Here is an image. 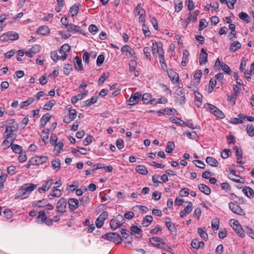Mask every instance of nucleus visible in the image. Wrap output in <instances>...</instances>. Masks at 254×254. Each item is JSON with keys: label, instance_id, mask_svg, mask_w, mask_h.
<instances>
[{"label": "nucleus", "instance_id": "obj_47", "mask_svg": "<svg viewBox=\"0 0 254 254\" xmlns=\"http://www.w3.org/2000/svg\"><path fill=\"white\" fill-rule=\"evenodd\" d=\"M70 47L68 44H64L59 51V53L64 52V54H66V52L69 51Z\"/></svg>", "mask_w": 254, "mask_h": 254}, {"label": "nucleus", "instance_id": "obj_40", "mask_svg": "<svg viewBox=\"0 0 254 254\" xmlns=\"http://www.w3.org/2000/svg\"><path fill=\"white\" fill-rule=\"evenodd\" d=\"M34 101V98L33 97L29 98L26 101H23L20 104V108L22 109L24 107L28 106L32 104Z\"/></svg>", "mask_w": 254, "mask_h": 254}, {"label": "nucleus", "instance_id": "obj_42", "mask_svg": "<svg viewBox=\"0 0 254 254\" xmlns=\"http://www.w3.org/2000/svg\"><path fill=\"white\" fill-rule=\"evenodd\" d=\"M52 166L54 170L58 171L60 169L61 166L60 160L59 159H56L53 160L52 162Z\"/></svg>", "mask_w": 254, "mask_h": 254}, {"label": "nucleus", "instance_id": "obj_12", "mask_svg": "<svg viewBox=\"0 0 254 254\" xmlns=\"http://www.w3.org/2000/svg\"><path fill=\"white\" fill-rule=\"evenodd\" d=\"M18 128V126L17 124L7 127L3 133V136H13V135H16V133H14L13 132L15 131Z\"/></svg>", "mask_w": 254, "mask_h": 254}, {"label": "nucleus", "instance_id": "obj_59", "mask_svg": "<svg viewBox=\"0 0 254 254\" xmlns=\"http://www.w3.org/2000/svg\"><path fill=\"white\" fill-rule=\"evenodd\" d=\"M237 0H226V3L229 8L233 9Z\"/></svg>", "mask_w": 254, "mask_h": 254}, {"label": "nucleus", "instance_id": "obj_16", "mask_svg": "<svg viewBox=\"0 0 254 254\" xmlns=\"http://www.w3.org/2000/svg\"><path fill=\"white\" fill-rule=\"evenodd\" d=\"M68 203L69 208L71 211L75 210L79 206L78 200L74 198H69L68 201Z\"/></svg>", "mask_w": 254, "mask_h": 254}, {"label": "nucleus", "instance_id": "obj_31", "mask_svg": "<svg viewBox=\"0 0 254 254\" xmlns=\"http://www.w3.org/2000/svg\"><path fill=\"white\" fill-rule=\"evenodd\" d=\"M206 162L212 167H217L218 165L217 160L212 157H207L206 158Z\"/></svg>", "mask_w": 254, "mask_h": 254}, {"label": "nucleus", "instance_id": "obj_11", "mask_svg": "<svg viewBox=\"0 0 254 254\" xmlns=\"http://www.w3.org/2000/svg\"><path fill=\"white\" fill-rule=\"evenodd\" d=\"M142 95L139 92H135L132 95L128 101V104L130 106H133L136 104L141 98Z\"/></svg>", "mask_w": 254, "mask_h": 254}, {"label": "nucleus", "instance_id": "obj_23", "mask_svg": "<svg viewBox=\"0 0 254 254\" xmlns=\"http://www.w3.org/2000/svg\"><path fill=\"white\" fill-rule=\"evenodd\" d=\"M66 29L67 31L69 32H81V28L79 26H76L73 24H69L68 26H67V28Z\"/></svg>", "mask_w": 254, "mask_h": 254}, {"label": "nucleus", "instance_id": "obj_6", "mask_svg": "<svg viewBox=\"0 0 254 254\" xmlns=\"http://www.w3.org/2000/svg\"><path fill=\"white\" fill-rule=\"evenodd\" d=\"M175 94L177 101L179 102L181 104H184L186 99L184 89L181 87H179L176 89Z\"/></svg>", "mask_w": 254, "mask_h": 254}, {"label": "nucleus", "instance_id": "obj_25", "mask_svg": "<svg viewBox=\"0 0 254 254\" xmlns=\"http://www.w3.org/2000/svg\"><path fill=\"white\" fill-rule=\"evenodd\" d=\"M238 118L231 119V123L233 124H239L243 123L242 119H245V115L240 114L238 115Z\"/></svg>", "mask_w": 254, "mask_h": 254}, {"label": "nucleus", "instance_id": "obj_57", "mask_svg": "<svg viewBox=\"0 0 254 254\" xmlns=\"http://www.w3.org/2000/svg\"><path fill=\"white\" fill-rule=\"evenodd\" d=\"M136 65V62L134 60H131L129 63V71L130 72H133Z\"/></svg>", "mask_w": 254, "mask_h": 254}, {"label": "nucleus", "instance_id": "obj_44", "mask_svg": "<svg viewBox=\"0 0 254 254\" xmlns=\"http://www.w3.org/2000/svg\"><path fill=\"white\" fill-rule=\"evenodd\" d=\"M56 101L54 100H52L47 103L44 106V109L49 111L50 110L52 107L56 104Z\"/></svg>", "mask_w": 254, "mask_h": 254}, {"label": "nucleus", "instance_id": "obj_50", "mask_svg": "<svg viewBox=\"0 0 254 254\" xmlns=\"http://www.w3.org/2000/svg\"><path fill=\"white\" fill-rule=\"evenodd\" d=\"M143 11L144 10L142 8V4L139 3L134 10L133 12L135 15H138L140 14L142 12H143Z\"/></svg>", "mask_w": 254, "mask_h": 254}, {"label": "nucleus", "instance_id": "obj_3", "mask_svg": "<svg viewBox=\"0 0 254 254\" xmlns=\"http://www.w3.org/2000/svg\"><path fill=\"white\" fill-rule=\"evenodd\" d=\"M102 238L112 241L115 244H121L122 242V238L120 234L116 233H108L102 236Z\"/></svg>", "mask_w": 254, "mask_h": 254}, {"label": "nucleus", "instance_id": "obj_64", "mask_svg": "<svg viewBox=\"0 0 254 254\" xmlns=\"http://www.w3.org/2000/svg\"><path fill=\"white\" fill-rule=\"evenodd\" d=\"M220 67H221L223 71H224V72L228 74H230L231 70L230 67L228 66V65L225 64L224 63L221 64V65Z\"/></svg>", "mask_w": 254, "mask_h": 254}, {"label": "nucleus", "instance_id": "obj_45", "mask_svg": "<svg viewBox=\"0 0 254 254\" xmlns=\"http://www.w3.org/2000/svg\"><path fill=\"white\" fill-rule=\"evenodd\" d=\"M202 76V72L200 70H197L193 75V80L196 83H199L200 79Z\"/></svg>", "mask_w": 254, "mask_h": 254}, {"label": "nucleus", "instance_id": "obj_28", "mask_svg": "<svg viewBox=\"0 0 254 254\" xmlns=\"http://www.w3.org/2000/svg\"><path fill=\"white\" fill-rule=\"evenodd\" d=\"M62 194L61 191L59 189H54L53 191L48 195V198L50 199H52L54 197H60Z\"/></svg>", "mask_w": 254, "mask_h": 254}, {"label": "nucleus", "instance_id": "obj_10", "mask_svg": "<svg viewBox=\"0 0 254 254\" xmlns=\"http://www.w3.org/2000/svg\"><path fill=\"white\" fill-rule=\"evenodd\" d=\"M66 201L64 198H61L57 202V209L58 212L64 213L66 211Z\"/></svg>", "mask_w": 254, "mask_h": 254}, {"label": "nucleus", "instance_id": "obj_43", "mask_svg": "<svg viewBox=\"0 0 254 254\" xmlns=\"http://www.w3.org/2000/svg\"><path fill=\"white\" fill-rule=\"evenodd\" d=\"M197 232L203 240L206 241L207 240L208 235L205 230L199 228L197 229Z\"/></svg>", "mask_w": 254, "mask_h": 254}, {"label": "nucleus", "instance_id": "obj_52", "mask_svg": "<svg viewBox=\"0 0 254 254\" xmlns=\"http://www.w3.org/2000/svg\"><path fill=\"white\" fill-rule=\"evenodd\" d=\"M97 101V96H93L91 98L87 100L85 102V105L86 106H89L95 103Z\"/></svg>", "mask_w": 254, "mask_h": 254}, {"label": "nucleus", "instance_id": "obj_17", "mask_svg": "<svg viewBox=\"0 0 254 254\" xmlns=\"http://www.w3.org/2000/svg\"><path fill=\"white\" fill-rule=\"evenodd\" d=\"M207 56L208 55L206 52L205 50L202 48L201 50V53L199 55V63L200 64H204L207 62Z\"/></svg>", "mask_w": 254, "mask_h": 254}, {"label": "nucleus", "instance_id": "obj_60", "mask_svg": "<svg viewBox=\"0 0 254 254\" xmlns=\"http://www.w3.org/2000/svg\"><path fill=\"white\" fill-rule=\"evenodd\" d=\"M53 183V180L51 179L46 181V182L44 184H43V186L46 189V190H48L51 188Z\"/></svg>", "mask_w": 254, "mask_h": 254}, {"label": "nucleus", "instance_id": "obj_53", "mask_svg": "<svg viewBox=\"0 0 254 254\" xmlns=\"http://www.w3.org/2000/svg\"><path fill=\"white\" fill-rule=\"evenodd\" d=\"M72 70L71 64H65L64 67V72L66 75H68L70 71Z\"/></svg>", "mask_w": 254, "mask_h": 254}, {"label": "nucleus", "instance_id": "obj_24", "mask_svg": "<svg viewBox=\"0 0 254 254\" xmlns=\"http://www.w3.org/2000/svg\"><path fill=\"white\" fill-rule=\"evenodd\" d=\"M51 119V115L49 113L44 114L40 119V127H44Z\"/></svg>", "mask_w": 254, "mask_h": 254}, {"label": "nucleus", "instance_id": "obj_34", "mask_svg": "<svg viewBox=\"0 0 254 254\" xmlns=\"http://www.w3.org/2000/svg\"><path fill=\"white\" fill-rule=\"evenodd\" d=\"M135 170L137 173L144 175H145L148 173L147 169L143 165H137L136 167Z\"/></svg>", "mask_w": 254, "mask_h": 254}, {"label": "nucleus", "instance_id": "obj_63", "mask_svg": "<svg viewBox=\"0 0 254 254\" xmlns=\"http://www.w3.org/2000/svg\"><path fill=\"white\" fill-rule=\"evenodd\" d=\"M207 26V23L204 19L200 20L199 25V30L201 31Z\"/></svg>", "mask_w": 254, "mask_h": 254}, {"label": "nucleus", "instance_id": "obj_14", "mask_svg": "<svg viewBox=\"0 0 254 254\" xmlns=\"http://www.w3.org/2000/svg\"><path fill=\"white\" fill-rule=\"evenodd\" d=\"M51 58L55 62H57L58 60L64 61L67 58V54H64L63 55H59L57 51H52L51 53Z\"/></svg>", "mask_w": 254, "mask_h": 254}, {"label": "nucleus", "instance_id": "obj_2", "mask_svg": "<svg viewBox=\"0 0 254 254\" xmlns=\"http://www.w3.org/2000/svg\"><path fill=\"white\" fill-rule=\"evenodd\" d=\"M125 222V218L121 215H118L116 217L111 219L110 225L112 230H115L122 225Z\"/></svg>", "mask_w": 254, "mask_h": 254}, {"label": "nucleus", "instance_id": "obj_21", "mask_svg": "<svg viewBox=\"0 0 254 254\" xmlns=\"http://www.w3.org/2000/svg\"><path fill=\"white\" fill-rule=\"evenodd\" d=\"M25 188L22 186L18 190V192L15 195V198H18L20 197H22V198H25L29 196L28 193L24 190Z\"/></svg>", "mask_w": 254, "mask_h": 254}, {"label": "nucleus", "instance_id": "obj_32", "mask_svg": "<svg viewBox=\"0 0 254 254\" xmlns=\"http://www.w3.org/2000/svg\"><path fill=\"white\" fill-rule=\"evenodd\" d=\"M241 47V43L238 41H234L230 46L229 50L232 52H235Z\"/></svg>", "mask_w": 254, "mask_h": 254}, {"label": "nucleus", "instance_id": "obj_41", "mask_svg": "<svg viewBox=\"0 0 254 254\" xmlns=\"http://www.w3.org/2000/svg\"><path fill=\"white\" fill-rule=\"evenodd\" d=\"M49 28L46 26H41L37 30V32L41 35H46L49 33Z\"/></svg>", "mask_w": 254, "mask_h": 254}, {"label": "nucleus", "instance_id": "obj_36", "mask_svg": "<svg viewBox=\"0 0 254 254\" xmlns=\"http://www.w3.org/2000/svg\"><path fill=\"white\" fill-rule=\"evenodd\" d=\"M175 145L174 142L168 141L165 149V151L168 153H172L173 150L175 149Z\"/></svg>", "mask_w": 254, "mask_h": 254}, {"label": "nucleus", "instance_id": "obj_51", "mask_svg": "<svg viewBox=\"0 0 254 254\" xmlns=\"http://www.w3.org/2000/svg\"><path fill=\"white\" fill-rule=\"evenodd\" d=\"M11 148L12 151L15 153L20 154L22 152V147L19 145L14 144L13 145H12V147Z\"/></svg>", "mask_w": 254, "mask_h": 254}, {"label": "nucleus", "instance_id": "obj_4", "mask_svg": "<svg viewBox=\"0 0 254 254\" xmlns=\"http://www.w3.org/2000/svg\"><path fill=\"white\" fill-rule=\"evenodd\" d=\"M206 108L207 110H208L210 113L213 114L216 117H217L220 119H223L225 117L224 113L216 107L211 104H208L206 105Z\"/></svg>", "mask_w": 254, "mask_h": 254}, {"label": "nucleus", "instance_id": "obj_49", "mask_svg": "<svg viewBox=\"0 0 254 254\" xmlns=\"http://www.w3.org/2000/svg\"><path fill=\"white\" fill-rule=\"evenodd\" d=\"M159 58L162 68L164 70H165L167 68V64L165 63L164 59V54L159 56Z\"/></svg>", "mask_w": 254, "mask_h": 254}, {"label": "nucleus", "instance_id": "obj_20", "mask_svg": "<svg viewBox=\"0 0 254 254\" xmlns=\"http://www.w3.org/2000/svg\"><path fill=\"white\" fill-rule=\"evenodd\" d=\"M192 211V203L189 202L188 205L184 208L183 210L180 212V215L181 217L183 218L187 214H189Z\"/></svg>", "mask_w": 254, "mask_h": 254}, {"label": "nucleus", "instance_id": "obj_5", "mask_svg": "<svg viewBox=\"0 0 254 254\" xmlns=\"http://www.w3.org/2000/svg\"><path fill=\"white\" fill-rule=\"evenodd\" d=\"M152 52L153 55L158 54L159 56L164 54V51L162 48V44L161 42L152 41Z\"/></svg>", "mask_w": 254, "mask_h": 254}, {"label": "nucleus", "instance_id": "obj_35", "mask_svg": "<svg viewBox=\"0 0 254 254\" xmlns=\"http://www.w3.org/2000/svg\"><path fill=\"white\" fill-rule=\"evenodd\" d=\"M47 217L44 211L41 210L39 212V215L37 217V220L39 222L44 223Z\"/></svg>", "mask_w": 254, "mask_h": 254}, {"label": "nucleus", "instance_id": "obj_1", "mask_svg": "<svg viewBox=\"0 0 254 254\" xmlns=\"http://www.w3.org/2000/svg\"><path fill=\"white\" fill-rule=\"evenodd\" d=\"M150 243L154 247L164 251L171 252L172 249L170 248L163 240L162 239L154 237L149 239Z\"/></svg>", "mask_w": 254, "mask_h": 254}, {"label": "nucleus", "instance_id": "obj_18", "mask_svg": "<svg viewBox=\"0 0 254 254\" xmlns=\"http://www.w3.org/2000/svg\"><path fill=\"white\" fill-rule=\"evenodd\" d=\"M48 159V157L47 156H37L35 158H32L30 160H29V162L35 161L36 164L38 165L46 162Z\"/></svg>", "mask_w": 254, "mask_h": 254}, {"label": "nucleus", "instance_id": "obj_30", "mask_svg": "<svg viewBox=\"0 0 254 254\" xmlns=\"http://www.w3.org/2000/svg\"><path fill=\"white\" fill-rule=\"evenodd\" d=\"M191 246L196 249L198 248H203L204 246V244L202 241H198L197 239H194L191 243Z\"/></svg>", "mask_w": 254, "mask_h": 254}, {"label": "nucleus", "instance_id": "obj_19", "mask_svg": "<svg viewBox=\"0 0 254 254\" xmlns=\"http://www.w3.org/2000/svg\"><path fill=\"white\" fill-rule=\"evenodd\" d=\"M40 46L38 45H35L32 47L29 50L25 53V54L28 57L31 58L33 54H36L40 51Z\"/></svg>", "mask_w": 254, "mask_h": 254}, {"label": "nucleus", "instance_id": "obj_38", "mask_svg": "<svg viewBox=\"0 0 254 254\" xmlns=\"http://www.w3.org/2000/svg\"><path fill=\"white\" fill-rule=\"evenodd\" d=\"M74 65L79 70H82L83 69L81 60L77 57L74 58Z\"/></svg>", "mask_w": 254, "mask_h": 254}, {"label": "nucleus", "instance_id": "obj_61", "mask_svg": "<svg viewBox=\"0 0 254 254\" xmlns=\"http://www.w3.org/2000/svg\"><path fill=\"white\" fill-rule=\"evenodd\" d=\"M104 60L105 57L103 55H100L98 56L96 61L97 65L98 66H101L103 64Z\"/></svg>", "mask_w": 254, "mask_h": 254}, {"label": "nucleus", "instance_id": "obj_33", "mask_svg": "<svg viewBox=\"0 0 254 254\" xmlns=\"http://www.w3.org/2000/svg\"><path fill=\"white\" fill-rule=\"evenodd\" d=\"M242 191L249 198L253 196L254 194L253 190L250 187H244Z\"/></svg>", "mask_w": 254, "mask_h": 254}, {"label": "nucleus", "instance_id": "obj_48", "mask_svg": "<svg viewBox=\"0 0 254 254\" xmlns=\"http://www.w3.org/2000/svg\"><path fill=\"white\" fill-rule=\"evenodd\" d=\"M194 95H195V104L197 107H199L200 105H201V99L202 96L199 93L196 92L194 93Z\"/></svg>", "mask_w": 254, "mask_h": 254}, {"label": "nucleus", "instance_id": "obj_39", "mask_svg": "<svg viewBox=\"0 0 254 254\" xmlns=\"http://www.w3.org/2000/svg\"><path fill=\"white\" fill-rule=\"evenodd\" d=\"M78 10L79 5L77 4H74L69 9V11L73 17L75 16L77 14Z\"/></svg>", "mask_w": 254, "mask_h": 254}, {"label": "nucleus", "instance_id": "obj_54", "mask_svg": "<svg viewBox=\"0 0 254 254\" xmlns=\"http://www.w3.org/2000/svg\"><path fill=\"white\" fill-rule=\"evenodd\" d=\"M55 145L54 150L58 153L63 150L64 147V143L62 142H59L58 143L55 144Z\"/></svg>", "mask_w": 254, "mask_h": 254}, {"label": "nucleus", "instance_id": "obj_26", "mask_svg": "<svg viewBox=\"0 0 254 254\" xmlns=\"http://www.w3.org/2000/svg\"><path fill=\"white\" fill-rule=\"evenodd\" d=\"M198 189L200 191L206 195H209L211 192L210 189L206 185L200 184L198 185Z\"/></svg>", "mask_w": 254, "mask_h": 254}, {"label": "nucleus", "instance_id": "obj_15", "mask_svg": "<svg viewBox=\"0 0 254 254\" xmlns=\"http://www.w3.org/2000/svg\"><path fill=\"white\" fill-rule=\"evenodd\" d=\"M235 150V155L237 157V163L240 164H243L244 162L242 161L243 159L242 150L238 146H235L234 148Z\"/></svg>", "mask_w": 254, "mask_h": 254}, {"label": "nucleus", "instance_id": "obj_62", "mask_svg": "<svg viewBox=\"0 0 254 254\" xmlns=\"http://www.w3.org/2000/svg\"><path fill=\"white\" fill-rule=\"evenodd\" d=\"M171 121L173 123L182 126H184V124H185V122L184 121H183L181 120V119H180L179 118H178L176 117L173 118L171 120Z\"/></svg>", "mask_w": 254, "mask_h": 254}, {"label": "nucleus", "instance_id": "obj_7", "mask_svg": "<svg viewBox=\"0 0 254 254\" xmlns=\"http://www.w3.org/2000/svg\"><path fill=\"white\" fill-rule=\"evenodd\" d=\"M5 139L3 140L2 143V146L4 149H6L9 147H12L13 145V142L16 139L17 135H13V136H3Z\"/></svg>", "mask_w": 254, "mask_h": 254}, {"label": "nucleus", "instance_id": "obj_8", "mask_svg": "<svg viewBox=\"0 0 254 254\" xmlns=\"http://www.w3.org/2000/svg\"><path fill=\"white\" fill-rule=\"evenodd\" d=\"M0 38L3 41L16 40L19 39V35L16 32L9 31L3 34Z\"/></svg>", "mask_w": 254, "mask_h": 254}, {"label": "nucleus", "instance_id": "obj_13", "mask_svg": "<svg viewBox=\"0 0 254 254\" xmlns=\"http://www.w3.org/2000/svg\"><path fill=\"white\" fill-rule=\"evenodd\" d=\"M121 52L127 57H134L135 52L134 50L128 45H125L122 47L121 48Z\"/></svg>", "mask_w": 254, "mask_h": 254}, {"label": "nucleus", "instance_id": "obj_27", "mask_svg": "<svg viewBox=\"0 0 254 254\" xmlns=\"http://www.w3.org/2000/svg\"><path fill=\"white\" fill-rule=\"evenodd\" d=\"M25 191L28 193V194L29 195L30 193L34 190L37 187V186L36 185H34L33 184H26L22 186Z\"/></svg>", "mask_w": 254, "mask_h": 254}, {"label": "nucleus", "instance_id": "obj_55", "mask_svg": "<svg viewBox=\"0 0 254 254\" xmlns=\"http://www.w3.org/2000/svg\"><path fill=\"white\" fill-rule=\"evenodd\" d=\"M109 73H103L99 78L98 80V84L99 85L102 84L108 78Z\"/></svg>", "mask_w": 254, "mask_h": 254}, {"label": "nucleus", "instance_id": "obj_22", "mask_svg": "<svg viewBox=\"0 0 254 254\" xmlns=\"http://www.w3.org/2000/svg\"><path fill=\"white\" fill-rule=\"evenodd\" d=\"M168 75L171 80V81L175 83L178 81L179 75L178 73L172 70H170L168 71Z\"/></svg>", "mask_w": 254, "mask_h": 254}, {"label": "nucleus", "instance_id": "obj_29", "mask_svg": "<svg viewBox=\"0 0 254 254\" xmlns=\"http://www.w3.org/2000/svg\"><path fill=\"white\" fill-rule=\"evenodd\" d=\"M153 217L151 215H146L143 219L141 225L143 227H148L152 222Z\"/></svg>", "mask_w": 254, "mask_h": 254}, {"label": "nucleus", "instance_id": "obj_46", "mask_svg": "<svg viewBox=\"0 0 254 254\" xmlns=\"http://www.w3.org/2000/svg\"><path fill=\"white\" fill-rule=\"evenodd\" d=\"M151 98V95L149 93H145L142 95V101L144 104H147L149 103L150 99Z\"/></svg>", "mask_w": 254, "mask_h": 254}, {"label": "nucleus", "instance_id": "obj_9", "mask_svg": "<svg viewBox=\"0 0 254 254\" xmlns=\"http://www.w3.org/2000/svg\"><path fill=\"white\" fill-rule=\"evenodd\" d=\"M229 208L231 211L237 214L240 215H245V212L238 205L234 203L233 202H230L229 203Z\"/></svg>", "mask_w": 254, "mask_h": 254}, {"label": "nucleus", "instance_id": "obj_37", "mask_svg": "<svg viewBox=\"0 0 254 254\" xmlns=\"http://www.w3.org/2000/svg\"><path fill=\"white\" fill-rule=\"evenodd\" d=\"M235 232L241 237L244 238L245 236V231L242 227L241 225H239L238 227H235Z\"/></svg>", "mask_w": 254, "mask_h": 254}, {"label": "nucleus", "instance_id": "obj_58", "mask_svg": "<svg viewBox=\"0 0 254 254\" xmlns=\"http://www.w3.org/2000/svg\"><path fill=\"white\" fill-rule=\"evenodd\" d=\"M247 132L250 136H254V127L252 125H248L247 127Z\"/></svg>", "mask_w": 254, "mask_h": 254}, {"label": "nucleus", "instance_id": "obj_56", "mask_svg": "<svg viewBox=\"0 0 254 254\" xmlns=\"http://www.w3.org/2000/svg\"><path fill=\"white\" fill-rule=\"evenodd\" d=\"M239 16L242 20H243L247 22L249 21V16L246 12H240L239 14Z\"/></svg>", "mask_w": 254, "mask_h": 254}]
</instances>
